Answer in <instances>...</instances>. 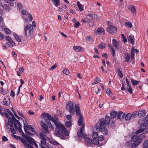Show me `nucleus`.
I'll return each mask as SVG.
<instances>
[{
  "instance_id": "f257e3e1",
  "label": "nucleus",
  "mask_w": 148,
  "mask_h": 148,
  "mask_svg": "<svg viewBox=\"0 0 148 148\" xmlns=\"http://www.w3.org/2000/svg\"><path fill=\"white\" fill-rule=\"evenodd\" d=\"M40 117L41 118L43 119L42 121V124L47 125L48 127L49 126L51 129H53L54 127L50 121L54 123L56 127L54 133L56 136L60 137L61 139H64L66 136H69V132L66 130L65 127L58 121L57 117L55 118L56 120H55L49 114L46 113H43Z\"/></svg>"
},
{
  "instance_id": "f03ea898",
  "label": "nucleus",
  "mask_w": 148,
  "mask_h": 148,
  "mask_svg": "<svg viewBox=\"0 0 148 148\" xmlns=\"http://www.w3.org/2000/svg\"><path fill=\"white\" fill-rule=\"evenodd\" d=\"M110 118L108 116H106L105 119L101 118L99 122L96 124V130L98 131H100L103 134L106 135L108 134V130L106 128V125H108L110 123Z\"/></svg>"
},
{
  "instance_id": "7ed1b4c3",
  "label": "nucleus",
  "mask_w": 148,
  "mask_h": 148,
  "mask_svg": "<svg viewBox=\"0 0 148 148\" xmlns=\"http://www.w3.org/2000/svg\"><path fill=\"white\" fill-rule=\"evenodd\" d=\"M146 137V134H142L138 136L135 135L132 137L131 141L126 142L125 146L127 148H136L142 142L143 139Z\"/></svg>"
},
{
  "instance_id": "20e7f679",
  "label": "nucleus",
  "mask_w": 148,
  "mask_h": 148,
  "mask_svg": "<svg viewBox=\"0 0 148 148\" xmlns=\"http://www.w3.org/2000/svg\"><path fill=\"white\" fill-rule=\"evenodd\" d=\"M84 127L85 125L83 123V126L80 128V130H79L77 132L78 137L80 138H83L85 140V143L87 146H89L91 144H94L95 145V144L94 143L95 141L93 140H91L90 138H87V136L86 134L83 133L85 130Z\"/></svg>"
},
{
  "instance_id": "39448f33",
  "label": "nucleus",
  "mask_w": 148,
  "mask_h": 148,
  "mask_svg": "<svg viewBox=\"0 0 148 148\" xmlns=\"http://www.w3.org/2000/svg\"><path fill=\"white\" fill-rule=\"evenodd\" d=\"M21 127V124L18 120L15 121L12 123V127H10V130L11 132L13 134H15L16 132V130H18L19 132L22 134L23 137H24L25 135L22 130Z\"/></svg>"
},
{
  "instance_id": "423d86ee",
  "label": "nucleus",
  "mask_w": 148,
  "mask_h": 148,
  "mask_svg": "<svg viewBox=\"0 0 148 148\" xmlns=\"http://www.w3.org/2000/svg\"><path fill=\"white\" fill-rule=\"evenodd\" d=\"M66 108L67 110L69 109V111L71 114L73 115L75 114L74 105L72 103L69 101L67 102L66 106Z\"/></svg>"
},
{
  "instance_id": "0eeeda50",
  "label": "nucleus",
  "mask_w": 148,
  "mask_h": 148,
  "mask_svg": "<svg viewBox=\"0 0 148 148\" xmlns=\"http://www.w3.org/2000/svg\"><path fill=\"white\" fill-rule=\"evenodd\" d=\"M6 112L9 114L11 117V120H8V124L10 127H12V123L15 122V121H17V120H16L12 112L9 109H7L6 110Z\"/></svg>"
},
{
  "instance_id": "6e6552de",
  "label": "nucleus",
  "mask_w": 148,
  "mask_h": 148,
  "mask_svg": "<svg viewBox=\"0 0 148 148\" xmlns=\"http://www.w3.org/2000/svg\"><path fill=\"white\" fill-rule=\"evenodd\" d=\"M42 127L41 132L39 134L40 136L41 135L43 136H46L47 134L49 133L48 127L47 125H42Z\"/></svg>"
},
{
  "instance_id": "1a4fd4ad",
  "label": "nucleus",
  "mask_w": 148,
  "mask_h": 148,
  "mask_svg": "<svg viewBox=\"0 0 148 148\" xmlns=\"http://www.w3.org/2000/svg\"><path fill=\"white\" fill-rule=\"evenodd\" d=\"M140 128H142L143 131V134H145L148 133V123H144L142 124H140Z\"/></svg>"
},
{
  "instance_id": "9d476101",
  "label": "nucleus",
  "mask_w": 148,
  "mask_h": 148,
  "mask_svg": "<svg viewBox=\"0 0 148 148\" xmlns=\"http://www.w3.org/2000/svg\"><path fill=\"white\" fill-rule=\"evenodd\" d=\"M25 34L26 36H29L33 34V32L31 31L30 29H29V25H27L24 28Z\"/></svg>"
},
{
  "instance_id": "9b49d317",
  "label": "nucleus",
  "mask_w": 148,
  "mask_h": 148,
  "mask_svg": "<svg viewBox=\"0 0 148 148\" xmlns=\"http://www.w3.org/2000/svg\"><path fill=\"white\" fill-rule=\"evenodd\" d=\"M107 31L108 32L111 34L115 33L116 32V28L114 26H111L107 28Z\"/></svg>"
},
{
  "instance_id": "f8f14e48",
  "label": "nucleus",
  "mask_w": 148,
  "mask_h": 148,
  "mask_svg": "<svg viewBox=\"0 0 148 148\" xmlns=\"http://www.w3.org/2000/svg\"><path fill=\"white\" fill-rule=\"evenodd\" d=\"M92 137L93 139V140L95 141L94 142V143L95 144V145H97L99 144V142L97 140L98 137V134L97 132H93L92 134Z\"/></svg>"
},
{
  "instance_id": "ddd939ff",
  "label": "nucleus",
  "mask_w": 148,
  "mask_h": 148,
  "mask_svg": "<svg viewBox=\"0 0 148 148\" xmlns=\"http://www.w3.org/2000/svg\"><path fill=\"white\" fill-rule=\"evenodd\" d=\"M75 112L77 116H82L81 115V111L79 105L76 104L75 106Z\"/></svg>"
},
{
  "instance_id": "4468645a",
  "label": "nucleus",
  "mask_w": 148,
  "mask_h": 148,
  "mask_svg": "<svg viewBox=\"0 0 148 148\" xmlns=\"http://www.w3.org/2000/svg\"><path fill=\"white\" fill-rule=\"evenodd\" d=\"M98 15L95 14H88L86 18L88 20H94L98 18Z\"/></svg>"
},
{
  "instance_id": "2eb2a0df",
  "label": "nucleus",
  "mask_w": 148,
  "mask_h": 148,
  "mask_svg": "<svg viewBox=\"0 0 148 148\" xmlns=\"http://www.w3.org/2000/svg\"><path fill=\"white\" fill-rule=\"evenodd\" d=\"M23 138L26 139L27 141L30 144L32 145H33V143L35 141V140L32 137L29 136H27L26 135H25V136Z\"/></svg>"
},
{
  "instance_id": "dca6fc26",
  "label": "nucleus",
  "mask_w": 148,
  "mask_h": 148,
  "mask_svg": "<svg viewBox=\"0 0 148 148\" xmlns=\"http://www.w3.org/2000/svg\"><path fill=\"white\" fill-rule=\"evenodd\" d=\"M10 98H9L7 99L5 98L1 102L2 104L9 106L10 105Z\"/></svg>"
},
{
  "instance_id": "f3484780",
  "label": "nucleus",
  "mask_w": 148,
  "mask_h": 148,
  "mask_svg": "<svg viewBox=\"0 0 148 148\" xmlns=\"http://www.w3.org/2000/svg\"><path fill=\"white\" fill-rule=\"evenodd\" d=\"M144 123H148V114L144 118V119H140L138 121V123L139 124H142Z\"/></svg>"
},
{
  "instance_id": "a211bd4d",
  "label": "nucleus",
  "mask_w": 148,
  "mask_h": 148,
  "mask_svg": "<svg viewBox=\"0 0 148 148\" xmlns=\"http://www.w3.org/2000/svg\"><path fill=\"white\" fill-rule=\"evenodd\" d=\"M73 49L77 52H83L84 50V49L83 47L79 46H74Z\"/></svg>"
},
{
  "instance_id": "6ab92c4d",
  "label": "nucleus",
  "mask_w": 148,
  "mask_h": 148,
  "mask_svg": "<svg viewBox=\"0 0 148 148\" xmlns=\"http://www.w3.org/2000/svg\"><path fill=\"white\" fill-rule=\"evenodd\" d=\"M138 115L140 117H143L146 114V111L144 109H141L138 112Z\"/></svg>"
},
{
  "instance_id": "aec40b11",
  "label": "nucleus",
  "mask_w": 148,
  "mask_h": 148,
  "mask_svg": "<svg viewBox=\"0 0 148 148\" xmlns=\"http://www.w3.org/2000/svg\"><path fill=\"white\" fill-rule=\"evenodd\" d=\"M112 44L114 46L117 50H119V42L114 39H113L112 40Z\"/></svg>"
},
{
  "instance_id": "412c9836",
  "label": "nucleus",
  "mask_w": 148,
  "mask_h": 148,
  "mask_svg": "<svg viewBox=\"0 0 148 148\" xmlns=\"http://www.w3.org/2000/svg\"><path fill=\"white\" fill-rule=\"evenodd\" d=\"M40 138L41 139L42 141H41V144L40 145H42L43 146V145H45L47 143L46 142V141L47 140L45 138L44 136H43L42 135H40Z\"/></svg>"
},
{
  "instance_id": "4be33fe9",
  "label": "nucleus",
  "mask_w": 148,
  "mask_h": 148,
  "mask_svg": "<svg viewBox=\"0 0 148 148\" xmlns=\"http://www.w3.org/2000/svg\"><path fill=\"white\" fill-rule=\"evenodd\" d=\"M128 41L129 42L131 43L132 45H134V36L130 35L127 37Z\"/></svg>"
},
{
  "instance_id": "5701e85b",
  "label": "nucleus",
  "mask_w": 148,
  "mask_h": 148,
  "mask_svg": "<svg viewBox=\"0 0 148 148\" xmlns=\"http://www.w3.org/2000/svg\"><path fill=\"white\" fill-rule=\"evenodd\" d=\"M78 121V124L79 126H81V127L83 126V124L85 123H83V117L82 116H79Z\"/></svg>"
},
{
  "instance_id": "b1692460",
  "label": "nucleus",
  "mask_w": 148,
  "mask_h": 148,
  "mask_svg": "<svg viewBox=\"0 0 148 148\" xmlns=\"http://www.w3.org/2000/svg\"><path fill=\"white\" fill-rule=\"evenodd\" d=\"M12 136H13L14 138L16 139V140H20L21 142L23 144L24 143V141H25L26 140L25 139H23L22 137L20 136H17L16 135L14 134H12Z\"/></svg>"
},
{
  "instance_id": "393cba45",
  "label": "nucleus",
  "mask_w": 148,
  "mask_h": 148,
  "mask_svg": "<svg viewBox=\"0 0 148 148\" xmlns=\"http://www.w3.org/2000/svg\"><path fill=\"white\" fill-rule=\"evenodd\" d=\"M117 112L113 110L110 112V115L111 118L112 119H114L115 118L117 114Z\"/></svg>"
},
{
  "instance_id": "a878e982",
  "label": "nucleus",
  "mask_w": 148,
  "mask_h": 148,
  "mask_svg": "<svg viewBox=\"0 0 148 148\" xmlns=\"http://www.w3.org/2000/svg\"><path fill=\"white\" fill-rule=\"evenodd\" d=\"M52 2L56 7L59 5L60 3V0H52Z\"/></svg>"
},
{
  "instance_id": "bb28decb",
  "label": "nucleus",
  "mask_w": 148,
  "mask_h": 148,
  "mask_svg": "<svg viewBox=\"0 0 148 148\" xmlns=\"http://www.w3.org/2000/svg\"><path fill=\"white\" fill-rule=\"evenodd\" d=\"M134 50L135 49L134 47H132L131 53V59L132 60L134 58Z\"/></svg>"
},
{
  "instance_id": "cd10ccee",
  "label": "nucleus",
  "mask_w": 148,
  "mask_h": 148,
  "mask_svg": "<svg viewBox=\"0 0 148 148\" xmlns=\"http://www.w3.org/2000/svg\"><path fill=\"white\" fill-rule=\"evenodd\" d=\"M106 47V45L105 43L103 42L99 44L97 47L101 49L105 48Z\"/></svg>"
},
{
  "instance_id": "c85d7f7f",
  "label": "nucleus",
  "mask_w": 148,
  "mask_h": 148,
  "mask_svg": "<svg viewBox=\"0 0 148 148\" xmlns=\"http://www.w3.org/2000/svg\"><path fill=\"white\" fill-rule=\"evenodd\" d=\"M132 117V114L130 113H128L125 116V119L126 121H128L131 119Z\"/></svg>"
},
{
  "instance_id": "c756f323",
  "label": "nucleus",
  "mask_w": 148,
  "mask_h": 148,
  "mask_svg": "<svg viewBox=\"0 0 148 148\" xmlns=\"http://www.w3.org/2000/svg\"><path fill=\"white\" fill-rule=\"evenodd\" d=\"M13 35L17 41H18V42H20L21 41V38L16 34L15 33H13Z\"/></svg>"
},
{
  "instance_id": "7c9ffc66",
  "label": "nucleus",
  "mask_w": 148,
  "mask_h": 148,
  "mask_svg": "<svg viewBox=\"0 0 148 148\" xmlns=\"http://www.w3.org/2000/svg\"><path fill=\"white\" fill-rule=\"evenodd\" d=\"M3 8L5 11L8 12L10 10V9L9 6L6 4H5L3 5Z\"/></svg>"
},
{
  "instance_id": "2f4dec72",
  "label": "nucleus",
  "mask_w": 148,
  "mask_h": 148,
  "mask_svg": "<svg viewBox=\"0 0 148 148\" xmlns=\"http://www.w3.org/2000/svg\"><path fill=\"white\" fill-rule=\"evenodd\" d=\"M97 31L99 34L102 33L103 34H104V29L102 28H99L97 29Z\"/></svg>"
},
{
  "instance_id": "473e14b6",
  "label": "nucleus",
  "mask_w": 148,
  "mask_h": 148,
  "mask_svg": "<svg viewBox=\"0 0 148 148\" xmlns=\"http://www.w3.org/2000/svg\"><path fill=\"white\" fill-rule=\"evenodd\" d=\"M125 26L129 28H131L132 27V24L130 23L129 21L126 22L125 23Z\"/></svg>"
},
{
  "instance_id": "72a5a7b5",
  "label": "nucleus",
  "mask_w": 148,
  "mask_h": 148,
  "mask_svg": "<svg viewBox=\"0 0 148 148\" xmlns=\"http://www.w3.org/2000/svg\"><path fill=\"white\" fill-rule=\"evenodd\" d=\"M24 143L23 144L26 147L28 148H34L33 146L31 145H29V144L27 143V141L25 140L24 141Z\"/></svg>"
},
{
  "instance_id": "f704fd0d",
  "label": "nucleus",
  "mask_w": 148,
  "mask_h": 148,
  "mask_svg": "<svg viewBox=\"0 0 148 148\" xmlns=\"http://www.w3.org/2000/svg\"><path fill=\"white\" fill-rule=\"evenodd\" d=\"M2 94L3 95H5L9 92V91L7 89H4L3 88L1 89Z\"/></svg>"
},
{
  "instance_id": "c9c22d12",
  "label": "nucleus",
  "mask_w": 148,
  "mask_h": 148,
  "mask_svg": "<svg viewBox=\"0 0 148 148\" xmlns=\"http://www.w3.org/2000/svg\"><path fill=\"white\" fill-rule=\"evenodd\" d=\"M123 113V112L122 111H119L118 112H117L116 116V118L117 119H120L121 120V116L122 114Z\"/></svg>"
},
{
  "instance_id": "e433bc0d",
  "label": "nucleus",
  "mask_w": 148,
  "mask_h": 148,
  "mask_svg": "<svg viewBox=\"0 0 148 148\" xmlns=\"http://www.w3.org/2000/svg\"><path fill=\"white\" fill-rule=\"evenodd\" d=\"M131 81L132 84L134 86L138 84L139 83V82L138 81L134 80L133 79H131Z\"/></svg>"
},
{
  "instance_id": "4c0bfd02",
  "label": "nucleus",
  "mask_w": 148,
  "mask_h": 148,
  "mask_svg": "<svg viewBox=\"0 0 148 148\" xmlns=\"http://www.w3.org/2000/svg\"><path fill=\"white\" fill-rule=\"evenodd\" d=\"M125 59L127 62H128L130 60V54L129 53L125 54Z\"/></svg>"
},
{
  "instance_id": "58836bf2",
  "label": "nucleus",
  "mask_w": 148,
  "mask_h": 148,
  "mask_svg": "<svg viewBox=\"0 0 148 148\" xmlns=\"http://www.w3.org/2000/svg\"><path fill=\"white\" fill-rule=\"evenodd\" d=\"M8 125H9L8 123H7L5 122V123L4 128L6 130L7 132H9L10 130V129L8 127Z\"/></svg>"
},
{
  "instance_id": "ea45409f",
  "label": "nucleus",
  "mask_w": 148,
  "mask_h": 148,
  "mask_svg": "<svg viewBox=\"0 0 148 148\" xmlns=\"http://www.w3.org/2000/svg\"><path fill=\"white\" fill-rule=\"evenodd\" d=\"M117 71L118 74L119 76L120 77V78H122L123 77V76L122 71L120 70V69L119 68H118L117 69Z\"/></svg>"
},
{
  "instance_id": "a19ab883",
  "label": "nucleus",
  "mask_w": 148,
  "mask_h": 148,
  "mask_svg": "<svg viewBox=\"0 0 148 148\" xmlns=\"http://www.w3.org/2000/svg\"><path fill=\"white\" fill-rule=\"evenodd\" d=\"M101 80L100 79L99 77H96L95 80L94 82L92 83V85H93L96 84L97 83H99L100 82Z\"/></svg>"
},
{
  "instance_id": "79ce46f5",
  "label": "nucleus",
  "mask_w": 148,
  "mask_h": 148,
  "mask_svg": "<svg viewBox=\"0 0 148 148\" xmlns=\"http://www.w3.org/2000/svg\"><path fill=\"white\" fill-rule=\"evenodd\" d=\"M65 125L67 127H69L71 126V122L69 121L65 123Z\"/></svg>"
},
{
  "instance_id": "37998d69",
  "label": "nucleus",
  "mask_w": 148,
  "mask_h": 148,
  "mask_svg": "<svg viewBox=\"0 0 148 148\" xmlns=\"http://www.w3.org/2000/svg\"><path fill=\"white\" fill-rule=\"evenodd\" d=\"M130 10L132 12L135 13L136 10L135 6L134 5L131 6L130 8Z\"/></svg>"
},
{
  "instance_id": "c03bdc74",
  "label": "nucleus",
  "mask_w": 148,
  "mask_h": 148,
  "mask_svg": "<svg viewBox=\"0 0 148 148\" xmlns=\"http://www.w3.org/2000/svg\"><path fill=\"white\" fill-rule=\"evenodd\" d=\"M104 138L103 136L102 135H101L99 136H98L97 140L99 142V141H103L104 140Z\"/></svg>"
},
{
  "instance_id": "a18cd8bd",
  "label": "nucleus",
  "mask_w": 148,
  "mask_h": 148,
  "mask_svg": "<svg viewBox=\"0 0 148 148\" xmlns=\"http://www.w3.org/2000/svg\"><path fill=\"white\" fill-rule=\"evenodd\" d=\"M77 3L78 7L79 8V9L80 11H82L83 10V7L81 4L80 3L79 1H77Z\"/></svg>"
},
{
  "instance_id": "49530a36",
  "label": "nucleus",
  "mask_w": 148,
  "mask_h": 148,
  "mask_svg": "<svg viewBox=\"0 0 148 148\" xmlns=\"http://www.w3.org/2000/svg\"><path fill=\"white\" fill-rule=\"evenodd\" d=\"M143 146L144 148H146L148 147V139L145 141L143 144Z\"/></svg>"
},
{
  "instance_id": "de8ad7c7",
  "label": "nucleus",
  "mask_w": 148,
  "mask_h": 148,
  "mask_svg": "<svg viewBox=\"0 0 148 148\" xmlns=\"http://www.w3.org/2000/svg\"><path fill=\"white\" fill-rule=\"evenodd\" d=\"M32 127L31 126V125H27V126H26L25 127L26 130L25 131V130H24L25 132H27V130H31Z\"/></svg>"
},
{
  "instance_id": "09e8293b",
  "label": "nucleus",
  "mask_w": 148,
  "mask_h": 148,
  "mask_svg": "<svg viewBox=\"0 0 148 148\" xmlns=\"http://www.w3.org/2000/svg\"><path fill=\"white\" fill-rule=\"evenodd\" d=\"M62 72L64 74L67 75H69L70 73L68 69H65L63 70Z\"/></svg>"
},
{
  "instance_id": "8fccbe9b",
  "label": "nucleus",
  "mask_w": 148,
  "mask_h": 148,
  "mask_svg": "<svg viewBox=\"0 0 148 148\" xmlns=\"http://www.w3.org/2000/svg\"><path fill=\"white\" fill-rule=\"evenodd\" d=\"M9 42L11 44L9 46V47H12L16 44V43L12 39Z\"/></svg>"
},
{
  "instance_id": "3c124183",
  "label": "nucleus",
  "mask_w": 148,
  "mask_h": 148,
  "mask_svg": "<svg viewBox=\"0 0 148 148\" xmlns=\"http://www.w3.org/2000/svg\"><path fill=\"white\" fill-rule=\"evenodd\" d=\"M80 25V23L78 21H76L75 23L74 24V26L76 28H78Z\"/></svg>"
},
{
  "instance_id": "603ef678",
  "label": "nucleus",
  "mask_w": 148,
  "mask_h": 148,
  "mask_svg": "<svg viewBox=\"0 0 148 148\" xmlns=\"http://www.w3.org/2000/svg\"><path fill=\"white\" fill-rule=\"evenodd\" d=\"M127 91L130 94H132L133 93V90L131 86H128L127 88Z\"/></svg>"
},
{
  "instance_id": "864d4df0",
  "label": "nucleus",
  "mask_w": 148,
  "mask_h": 148,
  "mask_svg": "<svg viewBox=\"0 0 148 148\" xmlns=\"http://www.w3.org/2000/svg\"><path fill=\"white\" fill-rule=\"evenodd\" d=\"M143 129L142 128H140V129L137 130L135 132V134H136L140 133L143 132Z\"/></svg>"
},
{
  "instance_id": "5fc2aeb1",
  "label": "nucleus",
  "mask_w": 148,
  "mask_h": 148,
  "mask_svg": "<svg viewBox=\"0 0 148 148\" xmlns=\"http://www.w3.org/2000/svg\"><path fill=\"white\" fill-rule=\"evenodd\" d=\"M4 31L7 34H10L11 33V31L8 28H5Z\"/></svg>"
},
{
  "instance_id": "6e6d98bb",
  "label": "nucleus",
  "mask_w": 148,
  "mask_h": 148,
  "mask_svg": "<svg viewBox=\"0 0 148 148\" xmlns=\"http://www.w3.org/2000/svg\"><path fill=\"white\" fill-rule=\"evenodd\" d=\"M2 106H1L0 105V114L2 116H5V112H2Z\"/></svg>"
},
{
  "instance_id": "4d7b16f0",
  "label": "nucleus",
  "mask_w": 148,
  "mask_h": 148,
  "mask_svg": "<svg viewBox=\"0 0 148 148\" xmlns=\"http://www.w3.org/2000/svg\"><path fill=\"white\" fill-rule=\"evenodd\" d=\"M106 93L108 95L110 96V97L111 95H112V94L111 91L108 89L106 90Z\"/></svg>"
},
{
  "instance_id": "13d9d810",
  "label": "nucleus",
  "mask_w": 148,
  "mask_h": 148,
  "mask_svg": "<svg viewBox=\"0 0 148 148\" xmlns=\"http://www.w3.org/2000/svg\"><path fill=\"white\" fill-rule=\"evenodd\" d=\"M57 114L58 116H60V117H62V112L60 110H57Z\"/></svg>"
},
{
  "instance_id": "bf43d9fd",
  "label": "nucleus",
  "mask_w": 148,
  "mask_h": 148,
  "mask_svg": "<svg viewBox=\"0 0 148 148\" xmlns=\"http://www.w3.org/2000/svg\"><path fill=\"white\" fill-rule=\"evenodd\" d=\"M17 7L18 8L19 10H22L23 8L22 5L20 3H18Z\"/></svg>"
},
{
  "instance_id": "052dcab7",
  "label": "nucleus",
  "mask_w": 148,
  "mask_h": 148,
  "mask_svg": "<svg viewBox=\"0 0 148 148\" xmlns=\"http://www.w3.org/2000/svg\"><path fill=\"white\" fill-rule=\"evenodd\" d=\"M5 116L6 118H8V120H11V117L9 116L7 112L5 113Z\"/></svg>"
},
{
  "instance_id": "680f3d73",
  "label": "nucleus",
  "mask_w": 148,
  "mask_h": 148,
  "mask_svg": "<svg viewBox=\"0 0 148 148\" xmlns=\"http://www.w3.org/2000/svg\"><path fill=\"white\" fill-rule=\"evenodd\" d=\"M23 124H24V130H26V129L25 128V127L26 126H27V125H27V122L25 121H23Z\"/></svg>"
},
{
  "instance_id": "e2e57ef3",
  "label": "nucleus",
  "mask_w": 148,
  "mask_h": 148,
  "mask_svg": "<svg viewBox=\"0 0 148 148\" xmlns=\"http://www.w3.org/2000/svg\"><path fill=\"white\" fill-rule=\"evenodd\" d=\"M71 115V114L67 115L66 116L67 119L69 120H71L72 117Z\"/></svg>"
},
{
  "instance_id": "0e129e2a",
  "label": "nucleus",
  "mask_w": 148,
  "mask_h": 148,
  "mask_svg": "<svg viewBox=\"0 0 148 148\" xmlns=\"http://www.w3.org/2000/svg\"><path fill=\"white\" fill-rule=\"evenodd\" d=\"M112 122L111 123V126L112 127V128L114 127L115 126V123L114 121H113L112 120Z\"/></svg>"
},
{
  "instance_id": "69168bd1",
  "label": "nucleus",
  "mask_w": 148,
  "mask_h": 148,
  "mask_svg": "<svg viewBox=\"0 0 148 148\" xmlns=\"http://www.w3.org/2000/svg\"><path fill=\"white\" fill-rule=\"evenodd\" d=\"M126 115V114L124 113L122 114L121 115V120L123 119H124V118H125V116Z\"/></svg>"
},
{
  "instance_id": "338daca9",
  "label": "nucleus",
  "mask_w": 148,
  "mask_h": 148,
  "mask_svg": "<svg viewBox=\"0 0 148 148\" xmlns=\"http://www.w3.org/2000/svg\"><path fill=\"white\" fill-rule=\"evenodd\" d=\"M4 10L3 9H0V15L1 16H3L4 15Z\"/></svg>"
},
{
  "instance_id": "774afa93",
  "label": "nucleus",
  "mask_w": 148,
  "mask_h": 148,
  "mask_svg": "<svg viewBox=\"0 0 148 148\" xmlns=\"http://www.w3.org/2000/svg\"><path fill=\"white\" fill-rule=\"evenodd\" d=\"M57 66L56 64H55L53 66H52L49 69V70H53L54 69H55Z\"/></svg>"
}]
</instances>
